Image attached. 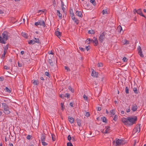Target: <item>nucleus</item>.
Wrapping results in <instances>:
<instances>
[{
  "instance_id": "4",
  "label": "nucleus",
  "mask_w": 146,
  "mask_h": 146,
  "mask_svg": "<svg viewBox=\"0 0 146 146\" xmlns=\"http://www.w3.org/2000/svg\"><path fill=\"white\" fill-rule=\"evenodd\" d=\"M105 34H106L104 32H103L101 34L100 36L99 37V40L100 43H102L105 38Z\"/></svg>"
},
{
  "instance_id": "40",
  "label": "nucleus",
  "mask_w": 146,
  "mask_h": 146,
  "mask_svg": "<svg viewBox=\"0 0 146 146\" xmlns=\"http://www.w3.org/2000/svg\"><path fill=\"white\" fill-rule=\"evenodd\" d=\"M64 94L65 97L69 98L70 97V94L68 93H66Z\"/></svg>"
},
{
  "instance_id": "25",
  "label": "nucleus",
  "mask_w": 146,
  "mask_h": 146,
  "mask_svg": "<svg viewBox=\"0 0 146 146\" xmlns=\"http://www.w3.org/2000/svg\"><path fill=\"white\" fill-rule=\"evenodd\" d=\"M69 13L70 14V16L72 17V16H74V14L73 12V10L72 9H70L69 10Z\"/></svg>"
},
{
  "instance_id": "19",
  "label": "nucleus",
  "mask_w": 146,
  "mask_h": 146,
  "mask_svg": "<svg viewBox=\"0 0 146 146\" xmlns=\"http://www.w3.org/2000/svg\"><path fill=\"white\" fill-rule=\"evenodd\" d=\"M68 119L69 121L71 123H73L74 121V119L72 117H70V116L68 117Z\"/></svg>"
},
{
  "instance_id": "6",
  "label": "nucleus",
  "mask_w": 146,
  "mask_h": 146,
  "mask_svg": "<svg viewBox=\"0 0 146 146\" xmlns=\"http://www.w3.org/2000/svg\"><path fill=\"white\" fill-rule=\"evenodd\" d=\"M140 124H138L134 129L133 131H135V133L137 132L138 131V132H140Z\"/></svg>"
},
{
  "instance_id": "27",
  "label": "nucleus",
  "mask_w": 146,
  "mask_h": 146,
  "mask_svg": "<svg viewBox=\"0 0 146 146\" xmlns=\"http://www.w3.org/2000/svg\"><path fill=\"white\" fill-rule=\"evenodd\" d=\"M110 127H108V128H107L106 130H105V132H104V133H108L109 132V130H110Z\"/></svg>"
},
{
  "instance_id": "8",
  "label": "nucleus",
  "mask_w": 146,
  "mask_h": 146,
  "mask_svg": "<svg viewBox=\"0 0 146 146\" xmlns=\"http://www.w3.org/2000/svg\"><path fill=\"white\" fill-rule=\"evenodd\" d=\"M121 121L125 125H129L128 117L126 118L124 117L123 118L121 119Z\"/></svg>"
},
{
  "instance_id": "7",
  "label": "nucleus",
  "mask_w": 146,
  "mask_h": 146,
  "mask_svg": "<svg viewBox=\"0 0 146 146\" xmlns=\"http://www.w3.org/2000/svg\"><path fill=\"white\" fill-rule=\"evenodd\" d=\"M138 52L140 56L141 57H143L144 55L142 54V52L141 50V48L140 46H139L137 48Z\"/></svg>"
},
{
  "instance_id": "60",
  "label": "nucleus",
  "mask_w": 146,
  "mask_h": 146,
  "mask_svg": "<svg viewBox=\"0 0 146 146\" xmlns=\"http://www.w3.org/2000/svg\"><path fill=\"white\" fill-rule=\"evenodd\" d=\"M64 68L65 69L67 70V71H69L70 70L69 68L68 67L65 66H64Z\"/></svg>"
},
{
  "instance_id": "45",
  "label": "nucleus",
  "mask_w": 146,
  "mask_h": 146,
  "mask_svg": "<svg viewBox=\"0 0 146 146\" xmlns=\"http://www.w3.org/2000/svg\"><path fill=\"white\" fill-rule=\"evenodd\" d=\"M102 13L103 15L107 14L108 13L107 10L106 9L103 10L102 11Z\"/></svg>"
},
{
  "instance_id": "37",
  "label": "nucleus",
  "mask_w": 146,
  "mask_h": 146,
  "mask_svg": "<svg viewBox=\"0 0 146 146\" xmlns=\"http://www.w3.org/2000/svg\"><path fill=\"white\" fill-rule=\"evenodd\" d=\"M133 90L135 93H138V92L137 90V88H134L133 89Z\"/></svg>"
},
{
  "instance_id": "54",
  "label": "nucleus",
  "mask_w": 146,
  "mask_h": 146,
  "mask_svg": "<svg viewBox=\"0 0 146 146\" xmlns=\"http://www.w3.org/2000/svg\"><path fill=\"white\" fill-rule=\"evenodd\" d=\"M90 115V114L89 112H86V114L85 115V116L87 117H89Z\"/></svg>"
},
{
  "instance_id": "51",
  "label": "nucleus",
  "mask_w": 146,
  "mask_h": 146,
  "mask_svg": "<svg viewBox=\"0 0 146 146\" xmlns=\"http://www.w3.org/2000/svg\"><path fill=\"white\" fill-rule=\"evenodd\" d=\"M83 97L84 100H87V99H88L86 95L85 94H84V95L83 96Z\"/></svg>"
},
{
  "instance_id": "39",
  "label": "nucleus",
  "mask_w": 146,
  "mask_h": 146,
  "mask_svg": "<svg viewBox=\"0 0 146 146\" xmlns=\"http://www.w3.org/2000/svg\"><path fill=\"white\" fill-rule=\"evenodd\" d=\"M118 119V116L117 115H115L113 119V120L115 121H116Z\"/></svg>"
},
{
  "instance_id": "2",
  "label": "nucleus",
  "mask_w": 146,
  "mask_h": 146,
  "mask_svg": "<svg viewBox=\"0 0 146 146\" xmlns=\"http://www.w3.org/2000/svg\"><path fill=\"white\" fill-rule=\"evenodd\" d=\"M115 140V141H113V144L115 143V145L116 146H119L121 145H123L124 143V141L123 140L119 139L116 138Z\"/></svg>"
},
{
  "instance_id": "29",
  "label": "nucleus",
  "mask_w": 146,
  "mask_h": 146,
  "mask_svg": "<svg viewBox=\"0 0 146 146\" xmlns=\"http://www.w3.org/2000/svg\"><path fill=\"white\" fill-rule=\"evenodd\" d=\"M88 33L89 34H94L95 33V31L94 30H89L88 31Z\"/></svg>"
},
{
  "instance_id": "47",
  "label": "nucleus",
  "mask_w": 146,
  "mask_h": 146,
  "mask_svg": "<svg viewBox=\"0 0 146 146\" xmlns=\"http://www.w3.org/2000/svg\"><path fill=\"white\" fill-rule=\"evenodd\" d=\"M6 53V52H4L2 54V56H1V58L2 59H3H3L4 58Z\"/></svg>"
},
{
  "instance_id": "41",
  "label": "nucleus",
  "mask_w": 146,
  "mask_h": 146,
  "mask_svg": "<svg viewBox=\"0 0 146 146\" xmlns=\"http://www.w3.org/2000/svg\"><path fill=\"white\" fill-rule=\"evenodd\" d=\"M115 110H112L110 111V113L111 114H112L113 115L115 114Z\"/></svg>"
},
{
  "instance_id": "28",
  "label": "nucleus",
  "mask_w": 146,
  "mask_h": 146,
  "mask_svg": "<svg viewBox=\"0 0 146 146\" xmlns=\"http://www.w3.org/2000/svg\"><path fill=\"white\" fill-rule=\"evenodd\" d=\"M117 30L120 33L121 32V31L122 30V27L121 26H119L117 28Z\"/></svg>"
},
{
  "instance_id": "1",
  "label": "nucleus",
  "mask_w": 146,
  "mask_h": 146,
  "mask_svg": "<svg viewBox=\"0 0 146 146\" xmlns=\"http://www.w3.org/2000/svg\"><path fill=\"white\" fill-rule=\"evenodd\" d=\"M137 118L136 116H131L128 117V120L129 122V125L131 126L135 124L137 121Z\"/></svg>"
},
{
  "instance_id": "43",
  "label": "nucleus",
  "mask_w": 146,
  "mask_h": 146,
  "mask_svg": "<svg viewBox=\"0 0 146 146\" xmlns=\"http://www.w3.org/2000/svg\"><path fill=\"white\" fill-rule=\"evenodd\" d=\"M59 96L61 98H62L63 99H64L65 98L64 94H59Z\"/></svg>"
},
{
  "instance_id": "34",
  "label": "nucleus",
  "mask_w": 146,
  "mask_h": 146,
  "mask_svg": "<svg viewBox=\"0 0 146 146\" xmlns=\"http://www.w3.org/2000/svg\"><path fill=\"white\" fill-rule=\"evenodd\" d=\"M35 39V42L37 43H39L40 42L39 41V39L38 38H34Z\"/></svg>"
},
{
  "instance_id": "18",
  "label": "nucleus",
  "mask_w": 146,
  "mask_h": 146,
  "mask_svg": "<svg viewBox=\"0 0 146 146\" xmlns=\"http://www.w3.org/2000/svg\"><path fill=\"white\" fill-rule=\"evenodd\" d=\"M57 15L58 16L59 18L60 19H62V15L61 13H60V11L59 10H57Z\"/></svg>"
},
{
  "instance_id": "38",
  "label": "nucleus",
  "mask_w": 146,
  "mask_h": 146,
  "mask_svg": "<svg viewBox=\"0 0 146 146\" xmlns=\"http://www.w3.org/2000/svg\"><path fill=\"white\" fill-rule=\"evenodd\" d=\"M125 92L127 94L129 93V89L127 87H126L125 88Z\"/></svg>"
},
{
  "instance_id": "59",
  "label": "nucleus",
  "mask_w": 146,
  "mask_h": 146,
  "mask_svg": "<svg viewBox=\"0 0 146 146\" xmlns=\"http://www.w3.org/2000/svg\"><path fill=\"white\" fill-rule=\"evenodd\" d=\"M90 46H86V49L87 50V51H88L90 49Z\"/></svg>"
},
{
  "instance_id": "16",
  "label": "nucleus",
  "mask_w": 146,
  "mask_h": 146,
  "mask_svg": "<svg viewBox=\"0 0 146 146\" xmlns=\"http://www.w3.org/2000/svg\"><path fill=\"white\" fill-rule=\"evenodd\" d=\"M66 6H65L63 2L62 1H61V7L63 11V12H64L65 11V8L66 7Z\"/></svg>"
},
{
  "instance_id": "63",
  "label": "nucleus",
  "mask_w": 146,
  "mask_h": 146,
  "mask_svg": "<svg viewBox=\"0 0 146 146\" xmlns=\"http://www.w3.org/2000/svg\"><path fill=\"white\" fill-rule=\"evenodd\" d=\"M101 110V108L100 107H97V111H100Z\"/></svg>"
},
{
  "instance_id": "32",
  "label": "nucleus",
  "mask_w": 146,
  "mask_h": 146,
  "mask_svg": "<svg viewBox=\"0 0 146 146\" xmlns=\"http://www.w3.org/2000/svg\"><path fill=\"white\" fill-rule=\"evenodd\" d=\"M38 81H37V80H33V83L34 85H37L38 84Z\"/></svg>"
},
{
  "instance_id": "21",
  "label": "nucleus",
  "mask_w": 146,
  "mask_h": 146,
  "mask_svg": "<svg viewBox=\"0 0 146 146\" xmlns=\"http://www.w3.org/2000/svg\"><path fill=\"white\" fill-rule=\"evenodd\" d=\"M101 119L102 120V121L106 123H107V120L105 117H101Z\"/></svg>"
},
{
  "instance_id": "64",
  "label": "nucleus",
  "mask_w": 146,
  "mask_h": 146,
  "mask_svg": "<svg viewBox=\"0 0 146 146\" xmlns=\"http://www.w3.org/2000/svg\"><path fill=\"white\" fill-rule=\"evenodd\" d=\"M71 17V18H72V19L73 21H74V20L76 18L74 17V16H72V17Z\"/></svg>"
},
{
  "instance_id": "24",
  "label": "nucleus",
  "mask_w": 146,
  "mask_h": 146,
  "mask_svg": "<svg viewBox=\"0 0 146 146\" xmlns=\"http://www.w3.org/2000/svg\"><path fill=\"white\" fill-rule=\"evenodd\" d=\"M0 42L2 44H5L6 42L4 40V39H3V38L1 36H0Z\"/></svg>"
},
{
  "instance_id": "13",
  "label": "nucleus",
  "mask_w": 146,
  "mask_h": 146,
  "mask_svg": "<svg viewBox=\"0 0 146 146\" xmlns=\"http://www.w3.org/2000/svg\"><path fill=\"white\" fill-rule=\"evenodd\" d=\"M9 108H8V109H6L3 110V112L5 114L8 115L9 114L11 113V111L9 110Z\"/></svg>"
},
{
  "instance_id": "42",
  "label": "nucleus",
  "mask_w": 146,
  "mask_h": 146,
  "mask_svg": "<svg viewBox=\"0 0 146 146\" xmlns=\"http://www.w3.org/2000/svg\"><path fill=\"white\" fill-rule=\"evenodd\" d=\"M7 49H8V47H7V45L4 48V52H7Z\"/></svg>"
},
{
  "instance_id": "48",
  "label": "nucleus",
  "mask_w": 146,
  "mask_h": 146,
  "mask_svg": "<svg viewBox=\"0 0 146 146\" xmlns=\"http://www.w3.org/2000/svg\"><path fill=\"white\" fill-rule=\"evenodd\" d=\"M67 146H73L72 144L70 142L67 143Z\"/></svg>"
},
{
  "instance_id": "22",
  "label": "nucleus",
  "mask_w": 146,
  "mask_h": 146,
  "mask_svg": "<svg viewBox=\"0 0 146 146\" xmlns=\"http://www.w3.org/2000/svg\"><path fill=\"white\" fill-rule=\"evenodd\" d=\"M56 35L58 37H59L60 36L61 33L58 31H57L55 32Z\"/></svg>"
},
{
  "instance_id": "62",
  "label": "nucleus",
  "mask_w": 146,
  "mask_h": 146,
  "mask_svg": "<svg viewBox=\"0 0 146 146\" xmlns=\"http://www.w3.org/2000/svg\"><path fill=\"white\" fill-rule=\"evenodd\" d=\"M137 10L136 9H134L133 11V12L134 14H135L136 13H137Z\"/></svg>"
},
{
  "instance_id": "52",
  "label": "nucleus",
  "mask_w": 146,
  "mask_h": 146,
  "mask_svg": "<svg viewBox=\"0 0 146 146\" xmlns=\"http://www.w3.org/2000/svg\"><path fill=\"white\" fill-rule=\"evenodd\" d=\"M52 139L53 141H54L55 140V138L54 137H55V135H52Z\"/></svg>"
},
{
  "instance_id": "9",
  "label": "nucleus",
  "mask_w": 146,
  "mask_h": 146,
  "mask_svg": "<svg viewBox=\"0 0 146 146\" xmlns=\"http://www.w3.org/2000/svg\"><path fill=\"white\" fill-rule=\"evenodd\" d=\"M94 40H92V42L93 43H94V45L95 46H97L98 43V41L97 40V38L95 37H94Z\"/></svg>"
},
{
  "instance_id": "55",
  "label": "nucleus",
  "mask_w": 146,
  "mask_h": 146,
  "mask_svg": "<svg viewBox=\"0 0 146 146\" xmlns=\"http://www.w3.org/2000/svg\"><path fill=\"white\" fill-rule=\"evenodd\" d=\"M123 60L124 62H126L127 61V58L124 57L123 58Z\"/></svg>"
},
{
  "instance_id": "14",
  "label": "nucleus",
  "mask_w": 146,
  "mask_h": 146,
  "mask_svg": "<svg viewBox=\"0 0 146 146\" xmlns=\"http://www.w3.org/2000/svg\"><path fill=\"white\" fill-rule=\"evenodd\" d=\"M54 60L53 58L51 59L48 58V62L51 66H53L54 65L53 61Z\"/></svg>"
},
{
  "instance_id": "44",
  "label": "nucleus",
  "mask_w": 146,
  "mask_h": 146,
  "mask_svg": "<svg viewBox=\"0 0 146 146\" xmlns=\"http://www.w3.org/2000/svg\"><path fill=\"white\" fill-rule=\"evenodd\" d=\"M67 138L68 140L70 142L72 139V137H71L70 135H69L68 136Z\"/></svg>"
},
{
  "instance_id": "12",
  "label": "nucleus",
  "mask_w": 146,
  "mask_h": 146,
  "mask_svg": "<svg viewBox=\"0 0 146 146\" xmlns=\"http://www.w3.org/2000/svg\"><path fill=\"white\" fill-rule=\"evenodd\" d=\"M132 110L134 112L137 110V106L136 104H133V105H132Z\"/></svg>"
},
{
  "instance_id": "58",
  "label": "nucleus",
  "mask_w": 146,
  "mask_h": 146,
  "mask_svg": "<svg viewBox=\"0 0 146 146\" xmlns=\"http://www.w3.org/2000/svg\"><path fill=\"white\" fill-rule=\"evenodd\" d=\"M4 68L5 69L8 70L9 69V68L7 67L6 65H5L4 66Z\"/></svg>"
},
{
  "instance_id": "49",
  "label": "nucleus",
  "mask_w": 146,
  "mask_h": 146,
  "mask_svg": "<svg viewBox=\"0 0 146 146\" xmlns=\"http://www.w3.org/2000/svg\"><path fill=\"white\" fill-rule=\"evenodd\" d=\"M32 136H31L30 135H27V137L26 138L27 139H30L32 137Z\"/></svg>"
},
{
  "instance_id": "53",
  "label": "nucleus",
  "mask_w": 146,
  "mask_h": 146,
  "mask_svg": "<svg viewBox=\"0 0 146 146\" xmlns=\"http://www.w3.org/2000/svg\"><path fill=\"white\" fill-rule=\"evenodd\" d=\"M18 66L19 67H21L22 66V63H20L19 62H18Z\"/></svg>"
},
{
  "instance_id": "17",
  "label": "nucleus",
  "mask_w": 146,
  "mask_h": 146,
  "mask_svg": "<svg viewBox=\"0 0 146 146\" xmlns=\"http://www.w3.org/2000/svg\"><path fill=\"white\" fill-rule=\"evenodd\" d=\"M76 14L77 15L80 17H82V15L81 11H77L76 12Z\"/></svg>"
},
{
  "instance_id": "3",
  "label": "nucleus",
  "mask_w": 146,
  "mask_h": 146,
  "mask_svg": "<svg viewBox=\"0 0 146 146\" xmlns=\"http://www.w3.org/2000/svg\"><path fill=\"white\" fill-rule=\"evenodd\" d=\"M35 25L37 26L40 25L42 26L43 27H45L46 26L44 21L41 20H39L38 22H35Z\"/></svg>"
},
{
  "instance_id": "46",
  "label": "nucleus",
  "mask_w": 146,
  "mask_h": 146,
  "mask_svg": "<svg viewBox=\"0 0 146 146\" xmlns=\"http://www.w3.org/2000/svg\"><path fill=\"white\" fill-rule=\"evenodd\" d=\"M42 144L44 146H46L47 145V143L46 142H45L44 141H41Z\"/></svg>"
},
{
  "instance_id": "5",
  "label": "nucleus",
  "mask_w": 146,
  "mask_h": 146,
  "mask_svg": "<svg viewBox=\"0 0 146 146\" xmlns=\"http://www.w3.org/2000/svg\"><path fill=\"white\" fill-rule=\"evenodd\" d=\"M8 33L7 31H4L2 34L3 39L5 41L8 39Z\"/></svg>"
},
{
  "instance_id": "11",
  "label": "nucleus",
  "mask_w": 146,
  "mask_h": 146,
  "mask_svg": "<svg viewBox=\"0 0 146 146\" xmlns=\"http://www.w3.org/2000/svg\"><path fill=\"white\" fill-rule=\"evenodd\" d=\"M137 13L140 16L144 17L146 19V17L143 14L142 12L141 11V9H140L137 10Z\"/></svg>"
},
{
  "instance_id": "35",
  "label": "nucleus",
  "mask_w": 146,
  "mask_h": 146,
  "mask_svg": "<svg viewBox=\"0 0 146 146\" xmlns=\"http://www.w3.org/2000/svg\"><path fill=\"white\" fill-rule=\"evenodd\" d=\"M73 21L76 24V25H78V24L79 21L76 18Z\"/></svg>"
},
{
  "instance_id": "30",
  "label": "nucleus",
  "mask_w": 146,
  "mask_h": 146,
  "mask_svg": "<svg viewBox=\"0 0 146 146\" xmlns=\"http://www.w3.org/2000/svg\"><path fill=\"white\" fill-rule=\"evenodd\" d=\"M28 43L29 44H34L35 43L34 40H30L28 42Z\"/></svg>"
},
{
  "instance_id": "56",
  "label": "nucleus",
  "mask_w": 146,
  "mask_h": 146,
  "mask_svg": "<svg viewBox=\"0 0 146 146\" xmlns=\"http://www.w3.org/2000/svg\"><path fill=\"white\" fill-rule=\"evenodd\" d=\"M124 42V44H129V42L126 40H125Z\"/></svg>"
},
{
  "instance_id": "23",
  "label": "nucleus",
  "mask_w": 146,
  "mask_h": 146,
  "mask_svg": "<svg viewBox=\"0 0 146 146\" xmlns=\"http://www.w3.org/2000/svg\"><path fill=\"white\" fill-rule=\"evenodd\" d=\"M76 121L78 125L80 126L81 125V120L78 118L76 119Z\"/></svg>"
},
{
  "instance_id": "57",
  "label": "nucleus",
  "mask_w": 146,
  "mask_h": 146,
  "mask_svg": "<svg viewBox=\"0 0 146 146\" xmlns=\"http://www.w3.org/2000/svg\"><path fill=\"white\" fill-rule=\"evenodd\" d=\"M79 49L82 51H84L85 50V49L81 47H79Z\"/></svg>"
},
{
  "instance_id": "33",
  "label": "nucleus",
  "mask_w": 146,
  "mask_h": 146,
  "mask_svg": "<svg viewBox=\"0 0 146 146\" xmlns=\"http://www.w3.org/2000/svg\"><path fill=\"white\" fill-rule=\"evenodd\" d=\"M90 2L92 3L94 6H95L96 5V2L95 0H90Z\"/></svg>"
},
{
  "instance_id": "10",
  "label": "nucleus",
  "mask_w": 146,
  "mask_h": 146,
  "mask_svg": "<svg viewBox=\"0 0 146 146\" xmlns=\"http://www.w3.org/2000/svg\"><path fill=\"white\" fill-rule=\"evenodd\" d=\"M92 70H93L92 71V73L91 74L92 76L94 77H98V73L96 72L93 69Z\"/></svg>"
},
{
  "instance_id": "61",
  "label": "nucleus",
  "mask_w": 146,
  "mask_h": 146,
  "mask_svg": "<svg viewBox=\"0 0 146 146\" xmlns=\"http://www.w3.org/2000/svg\"><path fill=\"white\" fill-rule=\"evenodd\" d=\"M73 102H71L70 104V106L72 107H73L74 106H73Z\"/></svg>"
},
{
  "instance_id": "36",
  "label": "nucleus",
  "mask_w": 146,
  "mask_h": 146,
  "mask_svg": "<svg viewBox=\"0 0 146 146\" xmlns=\"http://www.w3.org/2000/svg\"><path fill=\"white\" fill-rule=\"evenodd\" d=\"M68 89L70 90V91L72 93H73L74 92V90L70 86H69L68 87Z\"/></svg>"
},
{
  "instance_id": "26",
  "label": "nucleus",
  "mask_w": 146,
  "mask_h": 146,
  "mask_svg": "<svg viewBox=\"0 0 146 146\" xmlns=\"http://www.w3.org/2000/svg\"><path fill=\"white\" fill-rule=\"evenodd\" d=\"M21 35L23 36L24 37L26 38H28L27 35L26 33L23 32L22 33Z\"/></svg>"
},
{
  "instance_id": "31",
  "label": "nucleus",
  "mask_w": 146,
  "mask_h": 146,
  "mask_svg": "<svg viewBox=\"0 0 146 146\" xmlns=\"http://www.w3.org/2000/svg\"><path fill=\"white\" fill-rule=\"evenodd\" d=\"M4 90H5L6 92L9 93H10L11 92V91L7 87H6L4 89Z\"/></svg>"
},
{
  "instance_id": "20",
  "label": "nucleus",
  "mask_w": 146,
  "mask_h": 146,
  "mask_svg": "<svg viewBox=\"0 0 146 146\" xmlns=\"http://www.w3.org/2000/svg\"><path fill=\"white\" fill-rule=\"evenodd\" d=\"M46 139V137L44 134H42L41 135V141H45Z\"/></svg>"
},
{
  "instance_id": "15",
  "label": "nucleus",
  "mask_w": 146,
  "mask_h": 146,
  "mask_svg": "<svg viewBox=\"0 0 146 146\" xmlns=\"http://www.w3.org/2000/svg\"><path fill=\"white\" fill-rule=\"evenodd\" d=\"M2 104L3 110L6 109H8V108H9V107L6 103H3Z\"/></svg>"
},
{
  "instance_id": "50",
  "label": "nucleus",
  "mask_w": 146,
  "mask_h": 146,
  "mask_svg": "<svg viewBox=\"0 0 146 146\" xmlns=\"http://www.w3.org/2000/svg\"><path fill=\"white\" fill-rule=\"evenodd\" d=\"M45 74L46 76H47L48 77H50V74L49 72H46L45 73Z\"/></svg>"
}]
</instances>
